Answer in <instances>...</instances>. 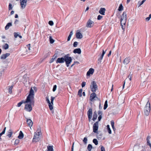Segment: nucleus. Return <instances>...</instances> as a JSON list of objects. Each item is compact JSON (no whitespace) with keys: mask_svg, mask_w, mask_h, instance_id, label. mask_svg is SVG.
<instances>
[{"mask_svg":"<svg viewBox=\"0 0 151 151\" xmlns=\"http://www.w3.org/2000/svg\"><path fill=\"white\" fill-rule=\"evenodd\" d=\"M14 36L15 38H17L18 36H19V35L17 34V33L15 32L14 33Z\"/></svg>","mask_w":151,"mask_h":151,"instance_id":"13d9d810","label":"nucleus"},{"mask_svg":"<svg viewBox=\"0 0 151 151\" xmlns=\"http://www.w3.org/2000/svg\"><path fill=\"white\" fill-rule=\"evenodd\" d=\"M29 94H31L30 98V101L28 103L25 104L24 107V109L27 111L30 112L32 110V106H34L35 103L34 95L35 93L34 90L31 88L30 90Z\"/></svg>","mask_w":151,"mask_h":151,"instance_id":"f257e3e1","label":"nucleus"},{"mask_svg":"<svg viewBox=\"0 0 151 151\" xmlns=\"http://www.w3.org/2000/svg\"><path fill=\"white\" fill-rule=\"evenodd\" d=\"M27 0H20V5L22 9H24L26 5Z\"/></svg>","mask_w":151,"mask_h":151,"instance_id":"ddd939ff","label":"nucleus"},{"mask_svg":"<svg viewBox=\"0 0 151 151\" xmlns=\"http://www.w3.org/2000/svg\"><path fill=\"white\" fill-rule=\"evenodd\" d=\"M92 146L91 144H88L87 147V149L89 151H91L92 149Z\"/></svg>","mask_w":151,"mask_h":151,"instance_id":"473e14b6","label":"nucleus"},{"mask_svg":"<svg viewBox=\"0 0 151 151\" xmlns=\"http://www.w3.org/2000/svg\"><path fill=\"white\" fill-rule=\"evenodd\" d=\"M50 42L51 44L53 43L54 42V40L51 37H50Z\"/></svg>","mask_w":151,"mask_h":151,"instance_id":"c03bdc74","label":"nucleus"},{"mask_svg":"<svg viewBox=\"0 0 151 151\" xmlns=\"http://www.w3.org/2000/svg\"><path fill=\"white\" fill-rule=\"evenodd\" d=\"M123 9V6L122 4H120L119 5V7L118 8V10L119 11H121Z\"/></svg>","mask_w":151,"mask_h":151,"instance_id":"f704fd0d","label":"nucleus"},{"mask_svg":"<svg viewBox=\"0 0 151 151\" xmlns=\"http://www.w3.org/2000/svg\"><path fill=\"white\" fill-rule=\"evenodd\" d=\"M147 145H149L150 148H151V144L150 142V141H148L147 142Z\"/></svg>","mask_w":151,"mask_h":151,"instance_id":"680f3d73","label":"nucleus"},{"mask_svg":"<svg viewBox=\"0 0 151 151\" xmlns=\"http://www.w3.org/2000/svg\"><path fill=\"white\" fill-rule=\"evenodd\" d=\"M8 87H9V89H8V92L9 93L11 94L12 93V90L13 88V85H12L11 86H8Z\"/></svg>","mask_w":151,"mask_h":151,"instance_id":"bb28decb","label":"nucleus"},{"mask_svg":"<svg viewBox=\"0 0 151 151\" xmlns=\"http://www.w3.org/2000/svg\"><path fill=\"white\" fill-rule=\"evenodd\" d=\"M107 106H108L107 101V100H106L105 101V102L104 107V110L106 109L107 107Z\"/></svg>","mask_w":151,"mask_h":151,"instance_id":"2f4dec72","label":"nucleus"},{"mask_svg":"<svg viewBox=\"0 0 151 151\" xmlns=\"http://www.w3.org/2000/svg\"><path fill=\"white\" fill-rule=\"evenodd\" d=\"M74 145V143H73V145H72L71 151H73Z\"/></svg>","mask_w":151,"mask_h":151,"instance_id":"338daca9","label":"nucleus"},{"mask_svg":"<svg viewBox=\"0 0 151 151\" xmlns=\"http://www.w3.org/2000/svg\"><path fill=\"white\" fill-rule=\"evenodd\" d=\"M146 1V0H143L142 1L140 2L139 1L138 2V4L139 5V6L142 4Z\"/></svg>","mask_w":151,"mask_h":151,"instance_id":"37998d69","label":"nucleus"},{"mask_svg":"<svg viewBox=\"0 0 151 151\" xmlns=\"http://www.w3.org/2000/svg\"><path fill=\"white\" fill-rule=\"evenodd\" d=\"M40 134H38L36 132L34 133V136L32 139V142H38L40 140Z\"/></svg>","mask_w":151,"mask_h":151,"instance_id":"423d86ee","label":"nucleus"},{"mask_svg":"<svg viewBox=\"0 0 151 151\" xmlns=\"http://www.w3.org/2000/svg\"><path fill=\"white\" fill-rule=\"evenodd\" d=\"M27 47L29 50H30V44H28L27 45Z\"/></svg>","mask_w":151,"mask_h":151,"instance_id":"0e129e2a","label":"nucleus"},{"mask_svg":"<svg viewBox=\"0 0 151 151\" xmlns=\"http://www.w3.org/2000/svg\"><path fill=\"white\" fill-rule=\"evenodd\" d=\"M49 24L50 26H52L54 24V23L52 21H50L49 22Z\"/></svg>","mask_w":151,"mask_h":151,"instance_id":"3c124183","label":"nucleus"},{"mask_svg":"<svg viewBox=\"0 0 151 151\" xmlns=\"http://www.w3.org/2000/svg\"><path fill=\"white\" fill-rule=\"evenodd\" d=\"M111 51L110 50L108 54V57H109L111 55Z\"/></svg>","mask_w":151,"mask_h":151,"instance_id":"774afa93","label":"nucleus"},{"mask_svg":"<svg viewBox=\"0 0 151 151\" xmlns=\"http://www.w3.org/2000/svg\"><path fill=\"white\" fill-rule=\"evenodd\" d=\"M107 129L108 131V132L109 134H111V129L110 128L109 126V125H108L107 126Z\"/></svg>","mask_w":151,"mask_h":151,"instance_id":"c9c22d12","label":"nucleus"},{"mask_svg":"<svg viewBox=\"0 0 151 151\" xmlns=\"http://www.w3.org/2000/svg\"><path fill=\"white\" fill-rule=\"evenodd\" d=\"M101 151H105L104 147L102 146L101 147Z\"/></svg>","mask_w":151,"mask_h":151,"instance_id":"5fc2aeb1","label":"nucleus"},{"mask_svg":"<svg viewBox=\"0 0 151 151\" xmlns=\"http://www.w3.org/2000/svg\"><path fill=\"white\" fill-rule=\"evenodd\" d=\"M90 88L92 92H96L98 88V86L95 81H93L91 82Z\"/></svg>","mask_w":151,"mask_h":151,"instance_id":"20e7f679","label":"nucleus"},{"mask_svg":"<svg viewBox=\"0 0 151 151\" xmlns=\"http://www.w3.org/2000/svg\"><path fill=\"white\" fill-rule=\"evenodd\" d=\"M64 58L67 67H68L69 65V64L72 62V59L71 57L68 56L67 55L64 56Z\"/></svg>","mask_w":151,"mask_h":151,"instance_id":"39448f33","label":"nucleus"},{"mask_svg":"<svg viewBox=\"0 0 151 151\" xmlns=\"http://www.w3.org/2000/svg\"><path fill=\"white\" fill-rule=\"evenodd\" d=\"M102 118V116L101 115H99V116L98 117V120L99 121H100L101 120V119Z\"/></svg>","mask_w":151,"mask_h":151,"instance_id":"e2e57ef3","label":"nucleus"},{"mask_svg":"<svg viewBox=\"0 0 151 151\" xmlns=\"http://www.w3.org/2000/svg\"><path fill=\"white\" fill-rule=\"evenodd\" d=\"M150 136H147V139H146V140H147V142L148 141H150L149 140V139H150Z\"/></svg>","mask_w":151,"mask_h":151,"instance_id":"69168bd1","label":"nucleus"},{"mask_svg":"<svg viewBox=\"0 0 151 151\" xmlns=\"http://www.w3.org/2000/svg\"><path fill=\"white\" fill-rule=\"evenodd\" d=\"M12 9V5L11 3H9V10H11Z\"/></svg>","mask_w":151,"mask_h":151,"instance_id":"8fccbe9b","label":"nucleus"},{"mask_svg":"<svg viewBox=\"0 0 151 151\" xmlns=\"http://www.w3.org/2000/svg\"><path fill=\"white\" fill-rule=\"evenodd\" d=\"M98 114L99 115H99L102 116V112L101 111H98Z\"/></svg>","mask_w":151,"mask_h":151,"instance_id":"052dcab7","label":"nucleus"},{"mask_svg":"<svg viewBox=\"0 0 151 151\" xmlns=\"http://www.w3.org/2000/svg\"><path fill=\"white\" fill-rule=\"evenodd\" d=\"M106 51V50L105 51H104V50H103L102 53V55H101V56L98 58L99 61H101V60L102 59L103 56H104V55L105 54V53Z\"/></svg>","mask_w":151,"mask_h":151,"instance_id":"5701e85b","label":"nucleus"},{"mask_svg":"<svg viewBox=\"0 0 151 151\" xmlns=\"http://www.w3.org/2000/svg\"><path fill=\"white\" fill-rule=\"evenodd\" d=\"M47 151H54L52 146H47Z\"/></svg>","mask_w":151,"mask_h":151,"instance_id":"c85d7f7f","label":"nucleus"},{"mask_svg":"<svg viewBox=\"0 0 151 151\" xmlns=\"http://www.w3.org/2000/svg\"><path fill=\"white\" fill-rule=\"evenodd\" d=\"M126 20L127 19H121V24H123L124 25H125L126 23Z\"/></svg>","mask_w":151,"mask_h":151,"instance_id":"7c9ffc66","label":"nucleus"},{"mask_svg":"<svg viewBox=\"0 0 151 151\" xmlns=\"http://www.w3.org/2000/svg\"><path fill=\"white\" fill-rule=\"evenodd\" d=\"M150 104L148 101L144 109V113L145 115L148 116L150 111Z\"/></svg>","mask_w":151,"mask_h":151,"instance_id":"f03ea898","label":"nucleus"},{"mask_svg":"<svg viewBox=\"0 0 151 151\" xmlns=\"http://www.w3.org/2000/svg\"><path fill=\"white\" fill-rule=\"evenodd\" d=\"M73 52L74 53L80 54L81 53V50L80 48H76L74 50Z\"/></svg>","mask_w":151,"mask_h":151,"instance_id":"4be33fe9","label":"nucleus"},{"mask_svg":"<svg viewBox=\"0 0 151 151\" xmlns=\"http://www.w3.org/2000/svg\"><path fill=\"white\" fill-rule=\"evenodd\" d=\"M121 19H127V15L126 12H124L121 16Z\"/></svg>","mask_w":151,"mask_h":151,"instance_id":"b1692460","label":"nucleus"},{"mask_svg":"<svg viewBox=\"0 0 151 151\" xmlns=\"http://www.w3.org/2000/svg\"><path fill=\"white\" fill-rule=\"evenodd\" d=\"M98 122H96L94 123L93 126V132L95 133H97L98 129Z\"/></svg>","mask_w":151,"mask_h":151,"instance_id":"0eeeda50","label":"nucleus"},{"mask_svg":"<svg viewBox=\"0 0 151 151\" xmlns=\"http://www.w3.org/2000/svg\"><path fill=\"white\" fill-rule=\"evenodd\" d=\"M123 24H121V27L122 29H123V30L124 31L125 30V26H124L123 25Z\"/></svg>","mask_w":151,"mask_h":151,"instance_id":"4d7b16f0","label":"nucleus"},{"mask_svg":"<svg viewBox=\"0 0 151 151\" xmlns=\"http://www.w3.org/2000/svg\"><path fill=\"white\" fill-rule=\"evenodd\" d=\"M37 134H40L41 133V130L40 128H38L37 129Z\"/></svg>","mask_w":151,"mask_h":151,"instance_id":"09e8293b","label":"nucleus"},{"mask_svg":"<svg viewBox=\"0 0 151 151\" xmlns=\"http://www.w3.org/2000/svg\"><path fill=\"white\" fill-rule=\"evenodd\" d=\"M27 122L28 126L31 127L32 126L33 122L30 119H27Z\"/></svg>","mask_w":151,"mask_h":151,"instance_id":"a211bd4d","label":"nucleus"},{"mask_svg":"<svg viewBox=\"0 0 151 151\" xmlns=\"http://www.w3.org/2000/svg\"><path fill=\"white\" fill-rule=\"evenodd\" d=\"M57 53H55L53 56L52 58H55V60L58 57Z\"/></svg>","mask_w":151,"mask_h":151,"instance_id":"6e6d98bb","label":"nucleus"},{"mask_svg":"<svg viewBox=\"0 0 151 151\" xmlns=\"http://www.w3.org/2000/svg\"><path fill=\"white\" fill-rule=\"evenodd\" d=\"M106 9L104 8H101L99 11V12L103 15H105V12Z\"/></svg>","mask_w":151,"mask_h":151,"instance_id":"412c9836","label":"nucleus"},{"mask_svg":"<svg viewBox=\"0 0 151 151\" xmlns=\"http://www.w3.org/2000/svg\"><path fill=\"white\" fill-rule=\"evenodd\" d=\"M87 115L89 121L91 119L92 115V110L91 108H90L87 111Z\"/></svg>","mask_w":151,"mask_h":151,"instance_id":"9b49d317","label":"nucleus"},{"mask_svg":"<svg viewBox=\"0 0 151 151\" xmlns=\"http://www.w3.org/2000/svg\"><path fill=\"white\" fill-rule=\"evenodd\" d=\"M114 123L113 120H111V124L114 131L116 130V129L114 127Z\"/></svg>","mask_w":151,"mask_h":151,"instance_id":"c756f323","label":"nucleus"},{"mask_svg":"<svg viewBox=\"0 0 151 151\" xmlns=\"http://www.w3.org/2000/svg\"><path fill=\"white\" fill-rule=\"evenodd\" d=\"M12 26V24L11 23H7L5 26V28L6 30L8 29L9 27Z\"/></svg>","mask_w":151,"mask_h":151,"instance_id":"cd10ccee","label":"nucleus"},{"mask_svg":"<svg viewBox=\"0 0 151 151\" xmlns=\"http://www.w3.org/2000/svg\"><path fill=\"white\" fill-rule=\"evenodd\" d=\"M30 95L31 94H29V95L27 96L25 101L22 100L21 102L18 103L17 104V107H19L21 106L22 104L28 103L30 101H31L30 99L31 98L30 97Z\"/></svg>","mask_w":151,"mask_h":151,"instance_id":"7ed1b4c3","label":"nucleus"},{"mask_svg":"<svg viewBox=\"0 0 151 151\" xmlns=\"http://www.w3.org/2000/svg\"><path fill=\"white\" fill-rule=\"evenodd\" d=\"M86 83L85 82H83L81 84V86L82 88L84 87L86 85Z\"/></svg>","mask_w":151,"mask_h":151,"instance_id":"864d4df0","label":"nucleus"},{"mask_svg":"<svg viewBox=\"0 0 151 151\" xmlns=\"http://www.w3.org/2000/svg\"><path fill=\"white\" fill-rule=\"evenodd\" d=\"M6 129V127H5L4 129H3V131L2 132L0 133V136H1L3 134H4L5 133Z\"/></svg>","mask_w":151,"mask_h":151,"instance_id":"a19ab883","label":"nucleus"},{"mask_svg":"<svg viewBox=\"0 0 151 151\" xmlns=\"http://www.w3.org/2000/svg\"><path fill=\"white\" fill-rule=\"evenodd\" d=\"M57 87V86L56 85H55L53 87V89H52V91L53 92H54V91H55V90L56 89Z\"/></svg>","mask_w":151,"mask_h":151,"instance_id":"a18cd8bd","label":"nucleus"},{"mask_svg":"<svg viewBox=\"0 0 151 151\" xmlns=\"http://www.w3.org/2000/svg\"><path fill=\"white\" fill-rule=\"evenodd\" d=\"M76 37L77 39H81L83 36L81 33L80 32H77L76 34Z\"/></svg>","mask_w":151,"mask_h":151,"instance_id":"6ab92c4d","label":"nucleus"},{"mask_svg":"<svg viewBox=\"0 0 151 151\" xmlns=\"http://www.w3.org/2000/svg\"><path fill=\"white\" fill-rule=\"evenodd\" d=\"M19 140L18 139H16L15 141L14 145H18L19 142Z\"/></svg>","mask_w":151,"mask_h":151,"instance_id":"4c0bfd02","label":"nucleus"},{"mask_svg":"<svg viewBox=\"0 0 151 151\" xmlns=\"http://www.w3.org/2000/svg\"><path fill=\"white\" fill-rule=\"evenodd\" d=\"M65 61L64 58L63 57L58 58L57 59V60L56 61V63H63Z\"/></svg>","mask_w":151,"mask_h":151,"instance_id":"2eb2a0df","label":"nucleus"},{"mask_svg":"<svg viewBox=\"0 0 151 151\" xmlns=\"http://www.w3.org/2000/svg\"><path fill=\"white\" fill-rule=\"evenodd\" d=\"M87 139L86 137H84L83 139V142L85 143H87Z\"/></svg>","mask_w":151,"mask_h":151,"instance_id":"de8ad7c7","label":"nucleus"},{"mask_svg":"<svg viewBox=\"0 0 151 151\" xmlns=\"http://www.w3.org/2000/svg\"><path fill=\"white\" fill-rule=\"evenodd\" d=\"M78 42H75L73 44V46L75 47H76L78 45Z\"/></svg>","mask_w":151,"mask_h":151,"instance_id":"49530a36","label":"nucleus"},{"mask_svg":"<svg viewBox=\"0 0 151 151\" xmlns=\"http://www.w3.org/2000/svg\"><path fill=\"white\" fill-rule=\"evenodd\" d=\"M103 17V16L100 15H99L97 17V19L98 20L101 19Z\"/></svg>","mask_w":151,"mask_h":151,"instance_id":"603ef678","label":"nucleus"},{"mask_svg":"<svg viewBox=\"0 0 151 151\" xmlns=\"http://www.w3.org/2000/svg\"><path fill=\"white\" fill-rule=\"evenodd\" d=\"M73 32L72 31H71L70 32V34L69 35V36L68 37V39H67L68 41H69L70 40L71 37L72 35H73Z\"/></svg>","mask_w":151,"mask_h":151,"instance_id":"72a5a7b5","label":"nucleus"},{"mask_svg":"<svg viewBox=\"0 0 151 151\" xmlns=\"http://www.w3.org/2000/svg\"><path fill=\"white\" fill-rule=\"evenodd\" d=\"M46 101L49 104V103H50V100L49 99L48 97H46Z\"/></svg>","mask_w":151,"mask_h":151,"instance_id":"bf43d9fd","label":"nucleus"},{"mask_svg":"<svg viewBox=\"0 0 151 151\" xmlns=\"http://www.w3.org/2000/svg\"><path fill=\"white\" fill-rule=\"evenodd\" d=\"M131 60L130 57H127L124 60L123 63L125 65H127L129 64Z\"/></svg>","mask_w":151,"mask_h":151,"instance_id":"f8f14e48","label":"nucleus"},{"mask_svg":"<svg viewBox=\"0 0 151 151\" xmlns=\"http://www.w3.org/2000/svg\"><path fill=\"white\" fill-rule=\"evenodd\" d=\"M55 99V97L51 96V103L48 104L49 109L50 110H52L53 109V101Z\"/></svg>","mask_w":151,"mask_h":151,"instance_id":"1a4fd4ad","label":"nucleus"},{"mask_svg":"<svg viewBox=\"0 0 151 151\" xmlns=\"http://www.w3.org/2000/svg\"><path fill=\"white\" fill-rule=\"evenodd\" d=\"M82 89H80L79 90L78 92V95L80 97H81L82 96Z\"/></svg>","mask_w":151,"mask_h":151,"instance_id":"58836bf2","label":"nucleus"},{"mask_svg":"<svg viewBox=\"0 0 151 151\" xmlns=\"http://www.w3.org/2000/svg\"><path fill=\"white\" fill-rule=\"evenodd\" d=\"M55 99V97L51 96V103L48 104L49 109L50 110H52L53 109V101Z\"/></svg>","mask_w":151,"mask_h":151,"instance_id":"9d476101","label":"nucleus"},{"mask_svg":"<svg viewBox=\"0 0 151 151\" xmlns=\"http://www.w3.org/2000/svg\"><path fill=\"white\" fill-rule=\"evenodd\" d=\"M94 25V22L89 19L86 23V27L88 28H91Z\"/></svg>","mask_w":151,"mask_h":151,"instance_id":"6e6552de","label":"nucleus"},{"mask_svg":"<svg viewBox=\"0 0 151 151\" xmlns=\"http://www.w3.org/2000/svg\"><path fill=\"white\" fill-rule=\"evenodd\" d=\"M13 134V131L11 129H10L8 131L7 136L11 138Z\"/></svg>","mask_w":151,"mask_h":151,"instance_id":"aec40b11","label":"nucleus"},{"mask_svg":"<svg viewBox=\"0 0 151 151\" xmlns=\"http://www.w3.org/2000/svg\"><path fill=\"white\" fill-rule=\"evenodd\" d=\"M6 129V127H5L4 129H3V131L2 132L0 133V136H1L3 134H4L5 133Z\"/></svg>","mask_w":151,"mask_h":151,"instance_id":"ea45409f","label":"nucleus"},{"mask_svg":"<svg viewBox=\"0 0 151 151\" xmlns=\"http://www.w3.org/2000/svg\"><path fill=\"white\" fill-rule=\"evenodd\" d=\"M9 45L7 44L6 43L4 44V48L5 50L8 49L9 48Z\"/></svg>","mask_w":151,"mask_h":151,"instance_id":"79ce46f5","label":"nucleus"},{"mask_svg":"<svg viewBox=\"0 0 151 151\" xmlns=\"http://www.w3.org/2000/svg\"><path fill=\"white\" fill-rule=\"evenodd\" d=\"M10 54L9 53H6V54H3L1 55V58L2 59H4L7 57L9 56Z\"/></svg>","mask_w":151,"mask_h":151,"instance_id":"f3484780","label":"nucleus"},{"mask_svg":"<svg viewBox=\"0 0 151 151\" xmlns=\"http://www.w3.org/2000/svg\"><path fill=\"white\" fill-rule=\"evenodd\" d=\"M94 72V70L93 68H90L88 71L87 72L86 75L87 76H89L91 74H93Z\"/></svg>","mask_w":151,"mask_h":151,"instance_id":"dca6fc26","label":"nucleus"},{"mask_svg":"<svg viewBox=\"0 0 151 151\" xmlns=\"http://www.w3.org/2000/svg\"><path fill=\"white\" fill-rule=\"evenodd\" d=\"M96 97V94L95 92L91 93L90 96V101H94L95 98Z\"/></svg>","mask_w":151,"mask_h":151,"instance_id":"4468645a","label":"nucleus"},{"mask_svg":"<svg viewBox=\"0 0 151 151\" xmlns=\"http://www.w3.org/2000/svg\"><path fill=\"white\" fill-rule=\"evenodd\" d=\"M24 137V134L21 131H20L19 135L18 136V138L20 139H22Z\"/></svg>","mask_w":151,"mask_h":151,"instance_id":"393cba45","label":"nucleus"},{"mask_svg":"<svg viewBox=\"0 0 151 151\" xmlns=\"http://www.w3.org/2000/svg\"><path fill=\"white\" fill-rule=\"evenodd\" d=\"M93 142L96 145H97L98 144V141L96 139H94L93 140Z\"/></svg>","mask_w":151,"mask_h":151,"instance_id":"e433bc0d","label":"nucleus"},{"mask_svg":"<svg viewBox=\"0 0 151 151\" xmlns=\"http://www.w3.org/2000/svg\"><path fill=\"white\" fill-rule=\"evenodd\" d=\"M97 114L96 112L95 111L94 112L93 114V116L92 118L93 121H94L97 119Z\"/></svg>","mask_w":151,"mask_h":151,"instance_id":"a878e982","label":"nucleus"}]
</instances>
